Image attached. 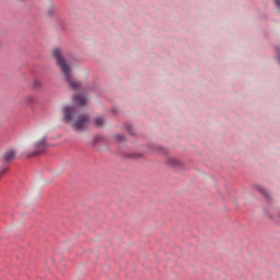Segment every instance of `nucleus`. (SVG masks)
Masks as SVG:
<instances>
[{
	"label": "nucleus",
	"instance_id": "1",
	"mask_svg": "<svg viewBox=\"0 0 280 280\" xmlns=\"http://www.w3.org/2000/svg\"><path fill=\"white\" fill-rule=\"evenodd\" d=\"M52 58H55L57 67L60 68L65 82H67L72 91H78L80 89V83L78 82V79L73 77L71 66L67 63V59L62 56V50H60V48H55L52 50Z\"/></svg>",
	"mask_w": 280,
	"mask_h": 280
},
{
	"label": "nucleus",
	"instance_id": "2",
	"mask_svg": "<svg viewBox=\"0 0 280 280\" xmlns=\"http://www.w3.org/2000/svg\"><path fill=\"white\" fill-rule=\"evenodd\" d=\"M91 116L89 114H82L72 122L71 126L75 132H82V130L86 129V126H89Z\"/></svg>",
	"mask_w": 280,
	"mask_h": 280
},
{
	"label": "nucleus",
	"instance_id": "3",
	"mask_svg": "<svg viewBox=\"0 0 280 280\" xmlns=\"http://www.w3.org/2000/svg\"><path fill=\"white\" fill-rule=\"evenodd\" d=\"M47 148H49V144H47V136H44L40 140L35 142L34 152L28 154V159H32V156H39V154H43Z\"/></svg>",
	"mask_w": 280,
	"mask_h": 280
},
{
	"label": "nucleus",
	"instance_id": "4",
	"mask_svg": "<svg viewBox=\"0 0 280 280\" xmlns=\"http://www.w3.org/2000/svg\"><path fill=\"white\" fill-rule=\"evenodd\" d=\"M73 115H78V108L73 105L65 106L62 121L66 124H71V121H73Z\"/></svg>",
	"mask_w": 280,
	"mask_h": 280
},
{
	"label": "nucleus",
	"instance_id": "5",
	"mask_svg": "<svg viewBox=\"0 0 280 280\" xmlns=\"http://www.w3.org/2000/svg\"><path fill=\"white\" fill-rule=\"evenodd\" d=\"M72 102L75 106H86V94H75Z\"/></svg>",
	"mask_w": 280,
	"mask_h": 280
},
{
	"label": "nucleus",
	"instance_id": "6",
	"mask_svg": "<svg viewBox=\"0 0 280 280\" xmlns=\"http://www.w3.org/2000/svg\"><path fill=\"white\" fill-rule=\"evenodd\" d=\"M124 159H130L131 161H141V159H145V155L141 152L133 153H122Z\"/></svg>",
	"mask_w": 280,
	"mask_h": 280
},
{
	"label": "nucleus",
	"instance_id": "7",
	"mask_svg": "<svg viewBox=\"0 0 280 280\" xmlns=\"http://www.w3.org/2000/svg\"><path fill=\"white\" fill-rule=\"evenodd\" d=\"M165 165H167L168 167H183V163L180 162V160L172 156H166Z\"/></svg>",
	"mask_w": 280,
	"mask_h": 280
},
{
	"label": "nucleus",
	"instance_id": "8",
	"mask_svg": "<svg viewBox=\"0 0 280 280\" xmlns=\"http://www.w3.org/2000/svg\"><path fill=\"white\" fill-rule=\"evenodd\" d=\"M16 159V151L10 149L4 152L3 154V161L4 163H12Z\"/></svg>",
	"mask_w": 280,
	"mask_h": 280
},
{
	"label": "nucleus",
	"instance_id": "9",
	"mask_svg": "<svg viewBox=\"0 0 280 280\" xmlns=\"http://www.w3.org/2000/svg\"><path fill=\"white\" fill-rule=\"evenodd\" d=\"M255 189H256V191H259V194H261L264 196V198H266V200H268V202L272 201V198L270 197V191L266 190V188H264L261 186V184L255 185Z\"/></svg>",
	"mask_w": 280,
	"mask_h": 280
},
{
	"label": "nucleus",
	"instance_id": "10",
	"mask_svg": "<svg viewBox=\"0 0 280 280\" xmlns=\"http://www.w3.org/2000/svg\"><path fill=\"white\" fill-rule=\"evenodd\" d=\"M104 141H106L104 135H95L93 136V140L91 141L90 145H92V148H95L97 143H104Z\"/></svg>",
	"mask_w": 280,
	"mask_h": 280
},
{
	"label": "nucleus",
	"instance_id": "11",
	"mask_svg": "<svg viewBox=\"0 0 280 280\" xmlns=\"http://www.w3.org/2000/svg\"><path fill=\"white\" fill-rule=\"evenodd\" d=\"M94 126H96V128H104V126H106V122L104 121V117L102 116L94 117Z\"/></svg>",
	"mask_w": 280,
	"mask_h": 280
},
{
	"label": "nucleus",
	"instance_id": "12",
	"mask_svg": "<svg viewBox=\"0 0 280 280\" xmlns=\"http://www.w3.org/2000/svg\"><path fill=\"white\" fill-rule=\"evenodd\" d=\"M112 139H114L115 141H117L118 143H126L128 141V138H126V136L121 135V133H116L112 137Z\"/></svg>",
	"mask_w": 280,
	"mask_h": 280
},
{
	"label": "nucleus",
	"instance_id": "13",
	"mask_svg": "<svg viewBox=\"0 0 280 280\" xmlns=\"http://www.w3.org/2000/svg\"><path fill=\"white\" fill-rule=\"evenodd\" d=\"M153 150L155 152H159V154H164L165 156H167V148L163 145H153Z\"/></svg>",
	"mask_w": 280,
	"mask_h": 280
},
{
	"label": "nucleus",
	"instance_id": "14",
	"mask_svg": "<svg viewBox=\"0 0 280 280\" xmlns=\"http://www.w3.org/2000/svg\"><path fill=\"white\" fill-rule=\"evenodd\" d=\"M33 89L34 91H40L43 89V83L38 79H35L33 81Z\"/></svg>",
	"mask_w": 280,
	"mask_h": 280
},
{
	"label": "nucleus",
	"instance_id": "15",
	"mask_svg": "<svg viewBox=\"0 0 280 280\" xmlns=\"http://www.w3.org/2000/svg\"><path fill=\"white\" fill-rule=\"evenodd\" d=\"M127 131L131 137H137V129L130 125H128L127 127Z\"/></svg>",
	"mask_w": 280,
	"mask_h": 280
},
{
	"label": "nucleus",
	"instance_id": "16",
	"mask_svg": "<svg viewBox=\"0 0 280 280\" xmlns=\"http://www.w3.org/2000/svg\"><path fill=\"white\" fill-rule=\"evenodd\" d=\"M262 212L265 215H267L269 218V220H275V218L272 217V214H270V212L268 211V209L264 208Z\"/></svg>",
	"mask_w": 280,
	"mask_h": 280
},
{
	"label": "nucleus",
	"instance_id": "17",
	"mask_svg": "<svg viewBox=\"0 0 280 280\" xmlns=\"http://www.w3.org/2000/svg\"><path fill=\"white\" fill-rule=\"evenodd\" d=\"M8 172V166H3L2 168H0V178L3 176V174H5Z\"/></svg>",
	"mask_w": 280,
	"mask_h": 280
},
{
	"label": "nucleus",
	"instance_id": "18",
	"mask_svg": "<svg viewBox=\"0 0 280 280\" xmlns=\"http://www.w3.org/2000/svg\"><path fill=\"white\" fill-rule=\"evenodd\" d=\"M48 16H54V7H50L47 12Z\"/></svg>",
	"mask_w": 280,
	"mask_h": 280
},
{
	"label": "nucleus",
	"instance_id": "19",
	"mask_svg": "<svg viewBox=\"0 0 280 280\" xmlns=\"http://www.w3.org/2000/svg\"><path fill=\"white\" fill-rule=\"evenodd\" d=\"M27 104H32L34 102V96H28L26 98Z\"/></svg>",
	"mask_w": 280,
	"mask_h": 280
},
{
	"label": "nucleus",
	"instance_id": "20",
	"mask_svg": "<svg viewBox=\"0 0 280 280\" xmlns=\"http://www.w3.org/2000/svg\"><path fill=\"white\" fill-rule=\"evenodd\" d=\"M276 3L277 9L280 11V0H273Z\"/></svg>",
	"mask_w": 280,
	"mask_h": 280
}]
</instances>
